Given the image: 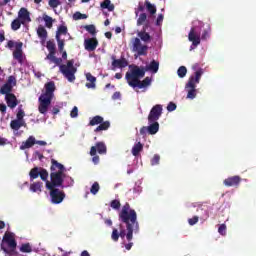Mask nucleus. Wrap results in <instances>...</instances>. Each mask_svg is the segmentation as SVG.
<instances>
[{
    "label": "nucleus",
    "mask_w": 256,
    "mask_h": 256,
    "mask_svg": "<svg viewBox=\"0 0 256 256\" xmlns=\"http://www.w3.org/2000/svg\"><path fill=\"white\" fill-rule=\"evenodd\" d=\"M119 221L126 225V230L121 229L120 232L117 228L112 230L111 239L115 242L121 239H127V241L133 240V233H139V222L137 221V212L135 209H131V205L126 202L119 212ZM127 231V232H126Z\"/></svg>",
    "instance_id": "obj_1"
},
{
    "label": "nucleus",
    "mask_w": 256,
    "mask_h": 256,
    "mask_svg": "<svg viewBox=\"0 0 256 256\" xmlns=\"http://www.w3.org/2000/svg\"><path fill=\"white\" fill-rule=\"evenodd\" d=\"M86 80L88 81V83H86L87 89H95L96 87L95 83H97V78L91 75V73H87Z\"/></svg>",
    "instance_id": "obj_22"
},
{
    "label": "nucleus",
    "mask_w": 256,
    "mask_h": 256,
    "mask_svg": "<svg viewBox=\"0 0 256 256\" xmlns=\"http://www.w3.org/2000/svg\"><path fill=\"white\" fill-rule=\"evenodd\" d=\"M112 67L113 69H125L129 65V62L127 61V58L121 57V59H116L115 56H112Z\"/></svg>",
    "instance_id": "obj_16"
},
{
    "label": "nucleus",
    "mask_w": 256,
    "mask_h": 256,
    "mask_svg": "<svg viewBox=\"0 0 256 256\" xmlns=\"http://www.w3.org/2000/svg\"><path fill=\"white\" fill-rule=\"evenodd\" d=\"M11 91H13V86L6 83L0 88L1 95H5V97L6 95H12Z\"/></svg>",
    "instance_id": "obj_28"
},
{
    "label": "nucleus",
    "mask_w": 256,
    "mask_h": 256,
    "mask_svg": "<svg viewBox=\"0 0 256 256\" xmlns=\"http://www.w3.org/2000/svg\"><path fill=\"white\" fill-rule=\"evenodd\" d=\"M18 19L20 21H23L25 23V21H31V16L29 14V11L27 10V8H21L18 12Z\"/></svg>",
    "instance_id": "obj_21"
},
{
    "label": "nucleus",
    "mask_w": 256,
    "mask_h": 256,
    "mask_svg": "<svg viewBox=\"0 0 256 256\" xmlns=\"http://www.w3.org/2000/svg\"><path fill=\"white\" fill-rule=\"evenodd\" d=\"M67 26L60 25L56 32V39H61V35H67Z\"/></svg>",
    "instance_id": "obj_33"
},
{
    "label": "nucleus",
    "mask_w": 256,
    "mask_h": 256,
    "mask_svg": "<svg viewBox=\"0 0 256 256\" xmlns=\"http://www.w3.org/2000/svg\"><path fill=\"white\" fill-rule=\"evenodd\" d=\"M100 7L102 9H108V11H115V5L111 4V0H104L101 4Z\"/></svg>",
    "instance_id": "obj_31"
},
{
    "label": "nucleus",
    "mask_w": 256,
    "mask_h": 256,
    "mask_svg": "<svg viewBox=\"0 0 256 256\" xmlns=\"http://www.w3.org/2000/svg\"><path fill=\"white\" fill-rule=\"evenodd\" d=\"M148 71H152V73H157V71H159V62L152 60L148 66Z\"/></svg>",
    "instance_id": "obj_34"
},
{
    "label": "nucleus",
    "mask_w": 256,
    "mask_h": 256,
    "mask_svg": "<svg viewBox=\"0 0 256 256\" xmlns=\"http://www.w3.org/2000/svg\"><path fill=\"white\" fill-rule=\"evenodd\" d=\"M112 99H114V100L121 99V92H115L112 95Z\"/></svg>",
    "instance_id": "obj_57"
},
{
    "label": "nucleus",
    "mask_w": 256,
    "mask_h": 256,
    "mask_svg": "<svg viewBox=\"0 0 256 256\" xmlns=\"http://www.w3.org/2000/svg\"><path fill=\"white\" fill-rule=\"evenodd\" d=\"M110 207L112 209H115V211H119V209H121V201H119L118 199L112 200L110 202Z\"/></svg>",
    "instance_id": "obj_38"
},
{
    "label": "nucleus",
    "mask_w": 256,
    "mask_h": 256,
    "mask_svg": "<svg viewBox=\"0 0 256 256\" xmlns=\"http://www.w3.org/2000/svg\"><path fill=\"white\" fill-rule=\"evenodd\" d=\"M159 161H161V156L155 154L151 159V165H159Z\"/></svg>",
    "instance_id": "obj_46"
},
{
    "label": "nucleus",
    "mask_w": 256,
    "mask_h": 256,
    "mask_svg": "<svg viewBox=\"0 0 256 256\" xmlns=\"http://www.w3.org/2000/svg\"><path fill=\"white\" fill-rule=\"evenodd\" d=\"M111 37H113V33H111V32H106L105 33V38L106 39H111Z\"/></svg>",
    "instance_id": "obj_62"
},
{
    "label": "nucleus",
    "mask_w": 256,
    "mask_h": 256,
    "mask_svg": "<svg viewBox=\"0 0 256 256\" xmlns=\"http://www.w3.org/2000/svg\"><path fill=\"white\" fill-rule=\"evenodd\" d=\"M188 223L189 225L193 226V225H197V223H199V216H194L192 218L188 219Z\"/></svg>",
    "instance_id": "obj_48"
},
{
    "label": "nucleus",
    "mask_w": 256,
    "mask_h": 256,
    "mask_svg": "<svg viewBox=\"0 0 256 256\" xmlns=\"http://www.w3.org/2000/svg\"><path fill=\"white\" fill-rule=\"evenodd\" d=\"M20 251L21 253H32L33 248L31 247V244L25 243L21 245Z\"/></svg>",
    "instance_id": "obj_35"
},
{
    "label": "nucleus",
    "mask_w": 256,
    "mask_h": 256,
    "mask_svg": "<svg viewBox=\"0 0 256 256\" xmlns=\"http://www.w3.org/2000/svg\"><path fill=\"white\" fill-rule=\"evenodd\" d=\"M6 85H11L12 88L15 87V85H17V79L15 76H9Z\"/></svg>",
    "instance_id": "obj_44"
},
{
    "label": "nucleus",
    "mask_w": 256,
    "mask_h": 256,
    "mask_svg": "<svg viewBox=\"0 0 256 256\" xmlns=\"http://www.w3.org/2000/svg\"><path fill=\"white\" fill-rule=\"evenodd\" d=\"M177 75L180 77V79H183L187 75V67L180 66L177 70Z\"/></svg>",
    "instance_id": "obj_37"
},
{
    "label": "nucleus",
    "mask_w": 256,
    "mask_h": 256,
    "mask_svg": "<svg viewBox=\"0 0 256 256\" xmlns=\"http://www.w3.org/2000/svg\"><path fill=\"white\" fill-rule=\"evenodd\" d=\"M99 46V40L97 38H88L84 40V47L86 51H95Z\"/></svg>",
    "instance_id": "obj_19"
},
{
    "label": "nucleus",
    "mask_w": 256,
    "mask_h": 256,
    "mask_svg": "<svg viewBox=\"0 0 256 256\" xmlns=\"http://www.w3.org/2000/svg\"><path fill=\"white\" fill-rule=\"evenodd\" d=\"M81 256H91L87 250L82 251Z\"/></svg>",
    "instance_id": "obj_64"
},
{
    "label": "nucleus",
    "mask_w": 256,
    "mask_h": 256,
    "mask_svg": "<svg viewBox=\"0 0 256 256\" xmlns=\"http://www.w3.org/2000/svg\"><path fill=\"white\" fill-rule=\"evenodd\" d=\"M7 138L0 137V146L7 145Z\"/></svg>",
    "instance_id": "obj_58"
},
{
    "label": "nucleus",
    "mask_w": 256,
    "mask_h": 256,
    "mask_svg": "<svg viewBox=\"0 0 256 256\" xmlns=\"http://www.w3.org/2000/svg\"><path fill=\"white\" fill-rule=\"evenodd\" d=\"M145 77V68H139V66H132L130 72L126 73V80L130 87H138V89H145L151 85V78L146 77L144 80H139Z\"/></svg>",
    "instance_id": "obj_3"
},
{
    "label": "nucleus",
    "mask_w": 256,
    "mask_h": 256,
    "mask_svg": "<svg viewBox=\"0 0 256 256\" xmlns=\"http://www.w3.org/2000/svg\"><path fill=\"white\" fill-rule=\"evenodd\" d=\"M35 143V137L30 136L25 142H22L20 149L21 151H25V149H31Z\"/></svg>",
    "instance_id": "obj_23"
},
{
    "label": "nucleus",
    "mask_w": 256,
    "mask_h": 256,
    "mask_svg": "<svg viewBox=\"0 0 256 256\" xmlns=\"http://www.w3.org/2000/svg\"><path fill=\"white\" fill-rule=\"evenodd\" d=\"M175 109H177V105L173 102H170L167 106V111H175Z\"/></svg>",
    "instance_id": "obj_53"
},
{
    "label": "nucleus",
    "mask_w": 256,
    "mask_h": 256,
    "mask_svg": "<svg viewBox=\"0 0 256 256\" xmlns=\"http://www.w3.org/2000/svg\"><path fill=\"white\" fill-rule=\"evenodd\" d=\"M146 23H149V20H147V14L141 13L137 19V26L141 27V25H143L144 27Z\"/></svg>",
    "instance_id": "obj_30"
},
{
    "label": "nucleus",
    "mask_w": 256,
    "mask_h": 256,
    "mask_svg": "<svg viewBox=\"0 0 256 256\" xmlns=\"http://www.w3.org/2000/svg\"><path fill=\"white\" fill-rule=\"evenodd\" d=\"M74 19L79 20V19H87L86 14H82L81 12H76L73 16Z\"/></svg>",
    "instance_id": "obj_50"
},
{
    "label": "nucleus",
    "mask_w": 256,
    "mask_h": 256,
    "mask_svg": "<svg viewBox=\"0 0 256 256\" xmlns=\"http://www.w3.org/2000/svg\"><path fill=\"white\" fill-rule=\"evenodd\" d=\"M149 22H146L144 26L142 27V30L138 32V37L143 41L144 43H149L151 41V35L147 32V29H149Z\"/></svg>",
    "instance_id": "obj_18"
},
{
    "label": "nucleus",
    "mask_w": 256,
    "mask_h": 256,
    "mask_svg": "<svg viewBox=\"0 0 256 256\" xmlns=\"http://www.w3.org/2000/svg\"><path fill=\"white\" fill-rule=\"evenodd\" d=\"M5 101L10 109H15L17 105H19V100H17V96L15 94H7L5 96Z\"/></svg>",
    "instance_id": "obj_20"
},
{
    "label": "nucleus",
    "mask_w": 256,
    "mask_h": 256,
    "mask_svg": "<svg viewBox=\"0 0 256 256\" xmlns=\"http://www.w3.org/2000/svg\"><path fill=\"white\" fill-rule=\"evenodd\" d=\"M132 247H133V242H129L128 244L125 245V249H127V251H131Z\"/></svg>",
    "instance_id": "obj_59"
},
{
    "label": "nucleus",
    "mask_w": 256,
    "mask_h": 256,
    "mask_svg": "<svg viewBox=\"0 0 256 256\" xmlns=\"http://www.w3.org/2000/svg\"><path fill=\"white\" fill-rule=\"evenodd\" d=\"M56 53L57 52H49L45 59L50 61V63H53L55 61L56 57H57V56H55Z\"/></svg>",
    "instance_id": "obj_45"
},
{
    "label": "nucleus",
    "mask_w": 256,
    "mask_h": 256,
    "mask_svg": "<svg viewBox=\"0 0 256 256\" xmlns=\"http://www.w3.org/2000/svg\"><path fill=\"white\" fill-rule=\"evenodd\" d=\"M37 35L41 41H47V29H45V27L42 25L38 26Z\"/></svg>",
    "instance_id": "obj_24"
},
{
    "label": "nucleus",
    "mask_w": 256,
    "mask_h": 256,
    "mask_svg": "<svg viewBox=\"0 0 256 256\" xmlns=\"http://www.w3.org/2000/svg\"><path fill=\"white\" fill-rule=\"evenodd\" d=\"M218 233H220V235H226L227 234V226L225 224H221L218 228Z\"/></svg>",
    "instance_id": "obj_47"
},
{
    "label": "nucleus",
    "mask_w": 256,
    "mask_h": 256,
    "mask_svg": "<svg viewBox=\"0 0 256 256\" xmlns=\"http://www.w3.org/2000/svg\"><path fill=\"white\" fill-rule=\"evenodd\" d=\"M161 115H163V106L161 104L153 106L148 115V123L159 121V119H161Z\"/></svg>",
    "instance_id": "obj_12"
},
{
    "label": "nucleus",
    "mask_w": 256,
    "mask_h": 256,
    "mask_svg": "<svg viewBox=\"0 0 256 256\" xmlns=\"http://www.w3.org/2000/svg\"><path fill=\"white\" fill-rule=\"evenodd\" d=\"M188 40L190 43H192L193 47H198V45H201V34L197 32L195 27H192L190 29V32L188 34Z\"/></svg>",
    "instance_id": "obj_14"
},
{
    "label": "nucleus",
    "mask_w": 256,
    "mask_h": 256,
    "mask_svg": "<svg viewBox=\"0 0 256 256\" xmlns=\"http://www.w3.org/2000/svg\"><path fill=\"white\" fill-rule=\"evenodd\" d=\"M149 126L140 128V135H157L159 133V122H148Z\"/></svg>",
    "instance_id": "obj_13"
},
{
    "label": "nucleus",
    "mask_w": 256,
    "mask_h": 256,
    "mask_svg": "<svg viewBox=\"0 0 256 256\" xmlns=\"http://www.w3.org/2000/svg\"><path fill=\"white\" fill-rule=\"evenodd\" d=\"M41 189H43V182H34L30 185L32 193H41Z\"/></svg>",
    "instance_id": "obj_25"
},
{
    "label": "nucleus",
    "mask_w": 256,
    "mask_h": 256,
    "mask_svg": "<svg viewBox=\"0 0 256 256\" xmlns=\"http://www.w3.org/2000/svg\"><path fill=\"white\" fill-rule=\"evenodd\" d=\"M209 37H211V29H206L203 31L200 39H202V41H207Z\"/></svg>",
    "instance_id": "obj_43"
},
{
    "label": "nucleus",
    "mask_w": 256,
    "mask_h": 256,
    "mask_svg": "<svg viewBox=\"0 0 256 256\" xmlns=\"http://www.w3.org/2000/svg\"><path fill=\"white\" fill-rule=\"evenodd\" d=\"M16 117H17V121H23V117H25V111H23L22 109H20L17 114H16Z\"/></svg>",
    "instance_id": "obj_52"
},
{
    "label": "nucleus",
    "mask_w": 256,
    "mask_h": 256,
    "mask_svg": "<svg viewBox=\"0 0 256 256\" xmlns=\"http://www.w3.org/2000/svg\"><path fill=\"white\" fill-rule=\"evenodd\" d=\"M99 189H101V187L99 186V182H94L90 188V193H92V195H95L96 193H99Z\"/></svg>",
    "instance_id": "obj_42"
},
{
    "label": "nucleus",
    "mask_w": 256,
    "mask_h": 256,
    "mask_svg": "<svg viewBox=\"0 0 256 256\" xmlns=\"http://www.w3.org/2000/svg\"><path fill=\"white\" fill-rule=\"evenodd\" d=\"M99 161H100V158L99 156H97V154L92 156V163H94V165H99Z\"/></svg>",
    "instance_id": "obj_56"
},
{
    "label": "nucleus",
    "mask_w": 256,
    "mask_h": 256,
    "mask_svg": "<svg viewBox=\"0 0 256 256\" xmlns=\"http://www.w3.org/2000/svg\"><path fill=\"white\" fill-rule=\"evenodd\" d=\"M55 89L56 87H55L54 81L47 82L44 85L45 91L40 95L38 99L39 101L38 110H39V113H41L42 115H45V113L49 111V106L53 101V97H55Z\"/></svg>",
    "instance_id": "obj_4"
},
{
    "label": "nucleus",
    "mask_w": 256,
    "mask_h": 256,
    "mask_svg": "<svg viewBox=\"0 0 256 256\" xmlns=\"http://www.w3.org/2000/svg\"><path fill=\"white\" fill-rule=\"evenodd\" d=\"M3 243H6L9 249L5 248ZM15 249H17V240H15V234L13 232H5L2 239L1 250L4 251L6 255H13Z\"/></svg>",
    "instance_id": "obj_7"
},
{
    "label": "nucleus",
    "mask_w": 256,
    "mask_h": 256,
    "mask_svg": "<svg viewBox=\"0 0 256 256\" xmlns=\"http://www.w3.org/2000/svg\"><path fill=\"white\" fill-rule=\"evenodd\" d=\"M148 49L149 47L147 45H142L141 39H132V51H134V53H137L139 57L147 55Z\"/></svg>",
    "instance_id": "obj_11"
},
{
    "label": "nucleus",
    "mask_w": 256,
    "mask_h": 256,
    "mask_svg": "<svg viewBox=\"0 0 256 256\" xmlns=\"http://www.w3.org/2000/svg\"><path fill=\"white\" fill-rule=\"evenodd\" d=\"M46 48L49 52H57V48L55 46V42L49 40L46 44Z\"/></svg>",
    "instance_id": "obj_41"
},
{
    "label": "nucleus",
    "mask_w": 256,
    "mask_h": 256,
    "mask_svg": "<svg viewBox=\"0 0 256 256\" xmlns=\"http://www.w3.org/2000/svg\"><path fill=\"white\" fill-rule=\"evenodd\" d=\"M56 41L58 43V51L60 53H63V51H65V40L61 38H56Z\"/></svg>",
    "instance_id": "obj_40"
},
{
    "label": "nucleus",
    "mask_w": 256,
    "mask_h": 256,
    "mask_svg": "<svg viewBox=\"0 0 256 256\" xmlns=\"http://www.w3.org/2000/svg\"><path fill=\"white\" fill-rule=\"evenodd\" d=\"M49 5L52 9H57V6L61 5V2L59 0H49Z\"/></svg>",
    "instance_id": "obj_51"
},
{
    "label": "nucleus",
    "mask_w": 256,
    "mask_h": 256,
    "mask_svg": "<svg viewBox=\"0 0 256 256\" xmlns=\"http://www.w3.org/2000/svg\"><path fill=\"white\" fill-rule=\"evenodd\" d=\"M163 19H164V16L163 14H159L157 19H156V25L159 26L163 23Z\"/></svg>",
    "instance_id": "obj_54"
},
{
    "label": "nucleus",
    "mask_w": 256,
    "mask_h": 256,
    "mask_svg": "<svg viewBox=\"0 0 256 256\" xmlns=\"http://www.w3.org/2000/svg\"><path fill=\"white\" fill-rule=\"evenodd\" d=\"M7 47L8 49H13V47H15L13 59H16L20 65H23V42H14L13 40H9Z\"/></svg>",
    "instance_id": "obj_9"
},
{
    "label": "nucleus",
    "mask_w": 256,
    "mask_h": 256,
    "mask_svg": "<svg viewBox=\"0 0 256 256\" xmlns=\"http://www.w3.org/2000/svg\"><path fill=\"white\" fill-rule=\"evenodd\" d=\"M145 7L148 11V13H150V15H155V13H157V7H155V5L151 4V2H149V0L145 1Z\"/></svg>",
    "instance_id": "obj_32"
},
{
    "label": "nucleus",
    "mask_w": 256,
    "mask_h": 256,
    "mask_svg": "<svg viewBox=\"0 0 256 256\" xmlns=\"http://www.w3.org/2000/svg\"><path fill=\"white\" fill-rule=\"evenodd\" d=\"M30 175V181H34V179H37L40 177L42 181H49V172L45 168H39V167H34L30 170L29 172Z\"/></svg>",
    "instance_id": "obj_10"
},
{
    "label": "nucleus",
    "mask_w": 256,
    "mask_h": 256,
    "mask_svg": "<svg viewBox=\"0 0 256 256\" xmlns=\"http://www.w3.org/2000/svg\"><path fill=\"white\" fill-rule=\"evenodd\" d=\"M203 76V69L199 68L195 71L194 75L189 77V80L185 86V89L188 91L187 99H195L197 97V84L201 81Z\"/></svg>",
    "instance_id": "obj_6"
},
{
    "label": "nucleus",
    "mask_w": 256,
    "mask_h": 256,
    "mask_svg": "<svg viewBox=\"0 0 256 256\" xmlns=\"http://www.w3.org/2000/svg\"><path fill=\"white\" fill-rule=\"evenodd\" d=\"M36 143H37V145H41L42 147H45V145H47V142H45L43 140H39Z\"/></svg>",
    "instance_id": "obj_61"
},
{
    "label": "nucleus",
    "mask_w": 256,
    "mask_h": 256,
    "mask_svg": "<svg viewBox=\"0 0 256 256\" xmlns=\"http://www.w3.org/2000/svg\"><path fill=\"white\" fill-rule=\"evenodd\" d=\"M95 125H98V126L95 128L94 132L100 133V131H107V129L111 127V122L104 121L102 116L97 115L92 117L89 121L90 127H95Z\"/></svg>",
    "instance_id": "obj_8"
},
{
    "label": "nucleus",
    "mask_w": 256,
    "mask_h": 256,
    "mask_svg": "<svg viewBox=\"0 0 256 256\" xmlns=\"http://www.w3.org/2000/svg\"><path fill=\"white\" fill-rule=\"evenodd\" d=\"M43 19L45 21V25L48 29H51L53 27V18L47 14L43 16Z\"/></svg>",
    "instance_id": "obj_36"
},
{
    "label": "nucleus",
    "mask_w": 256,
    "mask_h": 256,
    "mask_svg": "<svg viewBox=\"0 0 256 256\" xmlns=\"http://www.w3.org/2000/svg\"><path fill=\"white\" fill-rule=\"evenodd\" d=\"M79 116V108H77V106H74L71 113H70V117H72V119H75V117Z\"/></svg>",
    "instance_id": "obj_49"
},
{
    "label": "nucleus",
    "mask_w": 256,
    "mask_h": 256,
    "mask_svg": "<svg viewBox=\"0 0 256 256\" xmlns=\"http://www.w3.org/2000/svg\"><path fill=\"white\" fill-rule=\"evenodd\" d=\"M60 53H62V59L66 60L67 59V51L63 50Z\"/></svg>",
    "instance_id": "obj_63"
},
{
    "label": "nucleus",
    "mask_w": 256,
    "mask_h": 256,
    "mask_svg": "<svg viewBox=\"0 0 256 256\" xmlns=\"http://www.w3.org/2000/svg\"><path fill=\"white\" fill-rule=\"evenodd\" d=\"M8 3H11V0H3L2 2H0V7H5V5H7Z\"/></svg>",
    "instance_id": "obj_60"
},
{
    "label": "nucleus",
    "mask_w": 256,
    "mask_h": 256,
    "mask_svg": "<svg viewBox=\"0 0 256 256\" xmlns=\"http://www.w3.org/2000/svg\"><path fill=\"white\" fill-rule=\"evenodd\" d=\"M84 29L88 33H90V35H96L97 34V29L95 28V25H93V24L84 26Z\"/></svg>",
    "instance_id": "obj_39"
},
{
    "label": "nucleus",
    "mask_w": 256,
    "mask_h": 256,
    "mask_svg": "<svg viewBox=\"0 0 256 256\" xmlns=\"http://www.w3.org/2000/svg\"><path fill=\"white\" fill-rule=\"evenodd\" d=\"M0 112L2 115H5L7 113V105L1 103L0 104Z\"/></svg>",
    "instance_id": "obj_55"
},
{
    "label": "nucleus",
    "mask_w": 256,
    "mask_h": 256,
    "mask_svg": "<svg viewBox=\"0 0 256 256\" xmlns=\"http://www.w3.org/2000/svg\"><path fill=\"white\" fill-rule=\"evenodd\" d=\"M23 125H25V121H21V120H12L10 122V127L11 129H13L14 131H19V129H21V127H23Z\"/></svg>",
    "instance_id": "obj_26"
},
{
    "label": "nucleus",
    "mask_w": 256,
    "mask_h": 256,
    "mask_svg": "<svg viewBox=\"0 0 256 256\" xmlns=\"http://www.w3.org/2000/svg\"><path fill=\"white\" fill-rule=\"evenodd\" d=\"M97 152L99 155H105L107 153V146L104 142H97L95 146H92L90 149V155L95 156L97 155Z\"/></svg>",
    "instance_id": "obj_15"
},
{
    "label": "nucleus",
    "mask_w": 256,
    "mask_h": 256,
    "mask_svg": "<svg viewBox=\"0 0 256 256\" xmlns=\"http://www.w3.org/2000/svg\"><path fill=\"white\" fill-rule=\"evenodd\" d=\"M141 151H143V145L141 144V142L136 143L132 147V155L134 157H138V155L141 153Z\"/></svg>",
    "instance_id": "obj_29"
},
{
    "label": "nucleus",
    "mask_w": 256,
    "mask_h": 256,
    "mask_svg": "<svg viewBox=\"0 0 256 256\" xmlns=\"http://www.w3.org/2000/svg\"><path fill=\"white\" fill-rule=\"evenodd\" d=\"M24 24H25L24 21L20 20V18H16L11 23V29L12 31H19V29H21V25H24Z\"/></svg>",
    "instance_id": "obj_27"
},
{
    "label": "nucleus",
    "mask_w": 256,
    "mask_h": 256,
    "mask_svg": "<svg viewBox=\"0 0 256 256\" xmlns=\"http://www.w3.org/2000/svg\"><path fill=\"white\" fill-rule=\"evenodd\" d=\"M56 66L59 67L60 73L69 81L73 83L75 81V73H77V68H75V60H68L66 64L63 63V58H55L54 62Z\"/></svg>",
    "instance_id": "obj_5"
},
{
    "label": "nucleus",
    "mask_w": 256,
    "mask_h": 256,
    "mask_svg": "<svg viewBox=\"0 0 256 256\" xmlns=\"http://www.w3.org/2000/svg\"><path fill=\"white\" fill-rule=\"evenodd\" d=\"M50 181L46 182V189L50 191L51 202L54 205L63 203L65 192L56 187H63L65 181V166L55 159H51Z\"/></svg>",
    "instance_id": "obj_2"
},
{
    "label": "nucleus",
    "mask_w": 256,
    "mask_h": 256,
    "mask_svg": "<svg viewBox=\"0 0 256 256\" xmlns=\"http://www.w3.org/2000/svg\"><path fill=\"white\" fill-rule=\"evenodd\" d=\"M241 181L242 179L240 176H231L223 181V185H225V187H239V185H241Z\"/></svg>",
    "instance_id": "obj_17"
}]
</instances>
